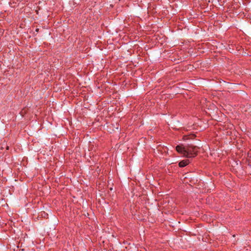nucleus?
<instances>
[{
  "mask_svg": "<svg viewBox=\"0 0 251 251\" xmlns=\"http://www.w3.org/2000/svg\"><path fill=\"white\" fill-rule=\"evenodd\" d=\"M198 148L192 145H189L186 146V154L185 156L188 157H194L198 152Z\"/></svg>",
  "mask_w": 251,
  "mask_h": 251,
  "instance_id": "1",
  "label": "nucleus"
},
{
  "mask_svg": "<svg viewBox=\"0 0 251 251\" xmlns=\"http://www.w3.org/2000/svg\"><path fill=\"white\" fill-rule=\"evenodd\" d=\"M176 150L178 152L183 154L184 156H185V154H186V147H183L181 145H178L176 147Z\"/></svg>",
  "mask_w": 251,
  "mask_h": 251,
  "instance_id": "2",
  "label": "nucleus"
},
{
  "mask_svg": "<svg viewBox=\"0 0 251 251\" xmlns=\"http://www.w3.org/2000/svg\"><path fill=\"white\" fill-rule=\"evenodd\" d=\"M189 162H190L189 160L188 159L180 161L178 165L180 167H184L186 166V165H187L189 163Z\"/></svg>",
  "mask_w": 251,
  "mask_h": 251,
  "instance_id": "3",
  "label": "nucleus"
}]
</instances>
